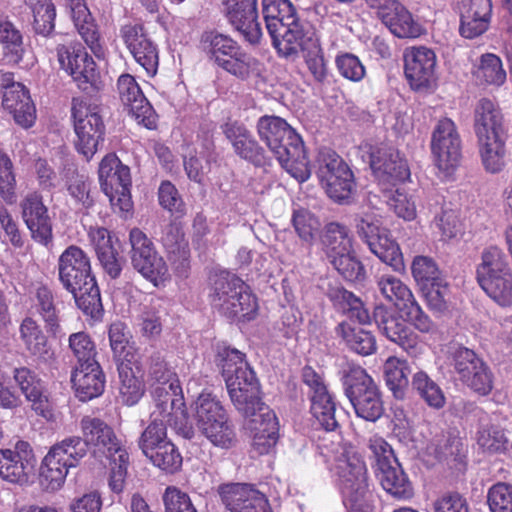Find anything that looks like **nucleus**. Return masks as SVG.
Instances as JSON below:
<instances>
[{
  "instance_id": "obj_1",
  "label": "nucleus",
  "mask_w": 512,
  "mask_h": 512,
  "mask_svg": "<svg viewBox=\"0 0 512 512\" xmlns=\"http://www.w3.org/2000/svg\"><path fill=\"white\" fill-rule=\"evenodd\" d=\"M217 362L236 409L249 420L252 447L260 455L269 453L278 441L276 414L259 398V386L245 355L226 345L218 346Z\"/></svg>"
},
{
  "instance_id": "obj_2",
  "label": "nucleus",
  "mask_w": 512,
  "mask_h": 512,
  "mask_svg": "<svg viewBox=\"0 0 512 512\" xmlns=\"http://www.w3.org/2000/svg\"><path fill=\"white\" fill-rule=\"evenodd\" d=\"M321 456L339 478L343 502L349 512H373V493L369 488L367 467L351 446L340 442L320 446Z\"/></svg>"
},
{
  "instance_id": "obj_3",
  "label": "nucleus",
  "mask_w": 512,
  "mask_h": 512,
  "mask_svg": "<svg viewBox=\"0 0 512 512\" xmlns=\"http://www.w3.org/2000/svg\"><path fill=\"white\" fill-rule=\"evenodd\" d=\"M211 305L229 319L251 320L258 305L250 287L236 275L221 272L212 280Z\"/></svg>"
},
{
  "instance_id": "obj_4",
  "label": "nucleus",
  "mask_w": 512,
  "mask_h": 512,
  "mask_svg": "<svg viewBox=\"0 0 512 512\" xmlns=\"http://www.w3.org/2000/svg\"><path fill=\"white\" fill-rule=\"evenodd\" d=\"M476 279L482 290L498 305H512V269L500 248L490 246L482 251Z\"/></svg>"
},
{
  "instance_id": "obj_5",
  "label": "nucleus",
  "mask_w": 512,
  "mask_h": 512,
  "mask_svg": "<svg viewBox=\"0 0 512 512\" xmlns=\"http://www.w3.org/2000/svg\"><path fill=\"white\" fill-rule=\"evenodd\" d=\"M266 29L277 52H295L297 40L306 24L297 17L290 0H262Z\"/></svg>"
},
{
  "instance_id": "obj_6",
  "label": "nucleus",
  "mask_w": 512,
  "mask_h": 512,
  "mask_svg": "<svg viewBox=\"0 0 512 512\" xmlns=\"http://www.w3.org/2000/svg\"><path fill=\"white\" fill-rule=\"evenodd\" d=\"M88 450L80 436L72 435L55 443L43 459L41 466V484L48 491L59 490L68 471L76 467L87 455Z\"/></svg>"
},
{
  "instance_id": "obj_7",
  "label": "nucleus",
  "mask_w": 512,
  "mask_h": 512,
  "mask_svg": "<svg viewBox=\"0 0 512 512\" xmlns=\"http://www.w3.org/2000/svg\"><path fill=\"white\" fill-rule=\"evenodd\" d=\"M194 418L198 430L214 446L228 449L234 445V426L216 396L201 393L194 402Z\"/></svg>"
},
{
  "instance_id": "obj_8",
  "label": "nucleus",
  "mask_w": 512,
  "mask_h": 512,
  "mask_svg": "<svg viewBox=\"0 0 512 512\" xmlns=\"http://www.w3.org/2000/svg\"><path fill=\"white\" fill-rule=\"evenodd\" d=\"M343 386L358 417L375 422L382 416L384 407L380 391L363 368L351 367L343 378Z\"/></svg>"
},
{
  "instance_id": "obj_9",
  "label": "nucleus",
  "mask_w": 512,
  "mask_h": 512,
  "mask_svg": "<svg viewBox=\"0 0 512 512\" xmlns=\"http://www.w3.org/2000/svg\"><path fill=\"white\" fill-rule=\"evenodd\" d=\"M359 237L370 251L395 271L403 269L402 253L389 231L383 226L382 216L374 211L363 212L356 223Z\"/></svg>"
},
{
  "instance_id": "obj_10",
  "label": "nucleus",
  "mask_w": 512,
  "mask_h": 512,
  "mask_svg": "<svg viewBox=\"0 0 512 512\" xmlns=\"http://www.w3.org/2000/svg\"><path fill=\"white\" fill-rule=\"evenodd\" d=\"M76 134L75 147L87 160L98 151L104 140L105 126L99 108L81 98H73L71 108Z\"/></svg>"
},
{
  "instance_id": "obj_11",
  "label": "nucleus",
  "mask_w": 512,
  "mask_h": 512,
  "mask_svg": "<svg viewBox=\"0 0 512 512\" xmlns=\"http://www.w3.org/2000/svg\"><path fill=\"white\" fill-rule=\"evenodd\" d=\"M377 286L381 295L417 330L422 333L433 330L432 320L422 310L412 291L403 281L392 274L384 273L378 276Z\"/></svg>"
},
{
  "instance_id": "obj_12",
  "label": "nucleus",
  "mask_w": 512,
  "mask_h": 512,
  "mask_svg": "<svg viewBox=\"0 0 512 512\" xmlns=\"http://www.w3.org/2000/svg\"><path fill=\"white\" fill-rule=\"evenodd\" d=\"M98 175L101 189L109 198L114 211L130 212L133 203L130 194L131 176L129 167L122 164L115 154H108L99 164Z\"/></svg>"
},
{
  "instance_id": "obj_13",
  "label": "nucleus",
  "mask_w": 512,
  "mask_h": 512,
  "mask_svg": "<svg viewBox=\"0 0 512 512\" xmlns=\"http://www.w3.org/2000/svg\"><path fill=\"white\" fill-rule=\"evenodd\" d=\"M431 151L441 177L451 176L461 160V139L451 119L443 118L438 121L432 133Z\"/></svg>"
},
{
  "instance_id": "obj_14",
  "label": "nucleus",
  "mask_w": 512,
  "mask_h": 512,
  "mask_svg": "<svg viewBox=\"0 0 512 512\" xmlns=\"http://www.w3.org/2000/svg\"><path fill=\"white\" fill-rule=\"evenodd\" d=\"M129 241L133 267L155 285L163 282L168 276V267L153 242L139 228L130 231Z\"/></svg>"
},
{
  "instance_id": "obj_15",
  "label": "nucleus",
  "mask_w": 512,
  "mask_h": 512,
  "mask_svg": "<svg viewBox=\"0 0 512 512\" xmlns=\"http://www.w3.org/2000/svg\"><path fill=\"white\" fill-rule=\"evenodd\" d=\"M320 176L328 196L336 202L349 200L355 191L354 175L349 166L335 152L320 153Z\"/></svg>"
},
{
  "instance_id": "obj_16",
  "label": "nucleus",
  "mask_w": 512,
  "mask_h": 512,
  "mask_svg": "<svg viewBox=\"0 0 512 512\" xmlns=\"http://www.w3.org/2000/svg\"><path fill=\"white\" fill-rule=\"evenodd\" d=\"M147 382L151 386L157 406H170L184 416L182 388L176 374L160 357H153L148 369Z\"/></svg>"
},
{
  "instance_id": "obj_17",
  "label": "nucleus",
  "mask_w": 512,
  "mask_h": 512,
  "mask_svg": "<svg viewBox=\"0 0 512 512\" xmlns=\"http://www.w3.org/2000/svg\"><path fill=\"white\" fill-rule=\"evenodd\" d=\"M437 57L426 46H413L404 51L405 77L414 91H428L436 86Z\"/></svg>"
},
{
  "instance_id": "obj_18",
  "label": "nucleus",
  "mask_w": 512,
  "mask_h": 512,
  "mask_svg": "<svg viewBox=\"0 0 512 512\" xmlns=\"http://www.w3.org/2000/svg\"><path fill=\"white\" fill-rule=\"evenodd\" d=\"M369 153L370 167L380 185L394 186L410 177L407 161L398 150L385 144L366 145Z\"/></svg>"
},
{
  "instance_id": "obj_19",
  "label": "nucleus",
  "mask_w": 512,
  "mask_h": 512,
  "mask_svg": "<svg viewBox=\"0 0 512 512\" xmlns=\"http://www.w3.org/2000/svg\"><path fill=\"white\" fill-rule=\"evenodd\" d=\"M260 139L266 143L277 160L287 159L290 153H297L301 137L282 118L277 116H262L257 123Z\"/></svg>"
},
{
  "instance_id": "obj_20",
  "label": "nucleus",
  "mask_w": 512,
  "mask_h": 512,
  "mask_svg": "<svg viewBox=\"0 0 512 512\" xmlns=\"http://www.w3.org/2000/svg\"><path fill=\"white\" fill-rule=\"evenodd\" d=\"M159 415L162 417L159 421L154 419L141 434L139 447L146 456L165 442L170 441L167 438L166 425H173L175 429L186 439H191L194 435L193 428L186 424V412L184 416L177 410V406L172 409L170 406H157Z\"/></svg>"
},
{
  "instance_id": "obj_21",
  "label": "nucleus",
  "mask_w": 512,
  "mask_h": 512,
  "mask_svg": "<svg viewBox=\"0 0 512 512\" xmlns=\"http://www.w3.org/2000/svg\"><path fill=\"white\" fill-rule=\"evenodd\" d=\"M80 430L87 450L90 448L96 458H110L120 451H127L114 429L98 417L84 416L80 420Z\"/></svg>"
},
{
  "instance_id": "obj_22",
  "label": "nucleus",
  "mask_w": 512,
  "mask_h": 512,
  "mask_svg": "<svg viewBox=\"0 0 512 512\" xmlns=\"http://www.w3.org/2000/svg\"><path fill=\"white\" fill-rule=\"evenodd\" d=\"M224 5L233 28L250 44H259L263 31L258 21L257 0H226Z\"/></svg>"
},
{
  "instance_id": "obj_23",
  "label": "nucleus",
  "mask_w": 512,
  "mask_h": 512,
  "mask_svg": "<svg viewBox=\"0 0 512 512\" xmlns=\"http://www.w3.org/2000/svg\"><path fill=\"white\" fill-rule=\"evenodd\" d=\"M117 89L120 100L135 120L148 129L155 128L157 114L136 79L130 74H122L118 78Z\"/></svg>"
},
{
  "instance_id": "obj_24",
  "label": "nucleus",
  "mask_w": 512,
  "mask_h": 512,
  "mask_svg": "<svg viewBox=\"0 0 512 512\" xmlns=\"http://www.w3.org/2000/svg\"><path fill=\"white\" fill-rule=\"evenodd\" d=\"M218 492L230 512H272L266 496L251 485L223 484Z\"/></svg>"
},
{
  "instance_id": "obj_25",
  "label": "nucleus",
  "mask_w": 512,
  "mask_h": 512,
  "mask_svg": "<svg viewBox=\"0 0 512 512\" xmlns=\"http://www.w3.org/2000/svg\"><path fill=\"white\" fill-rule=\"evenodd\" d=\"M121 36L135 61L148 76H154L159 64L158 50L147 36L143 26L126 25L121 29Z\"/></svg>"
},
{
  "instance_id": "obj_26",
  "label": "nucleus",
  "mask_w": 512,
  "mask_h": 512,
  "mask_svg": "<svg viewBox=\"0 0 512 512\" xmlns=\"http://www.w3.org/2000/svg\"><path fill=\"white\" fill-rule=\"evenodd\" d=\"M59 280L66 290H75L77 285L95 279L91 274L90 259L79 247H67L58 259Z\"/></svg>"
},
{
  "instance_id": "obj_27",
  "label": "nucleus",
  "mask_w": 512,
  "mask_h": 512,
  "mask_svg": "<svg viewBox=\"0 0 512 512\" xmlns=\"http://www.w3.org/2000/svg\"><path fill=\"white\" fill-rule=\"evenodd\" d=\"M302 52V57L306 67L313 79L318 83H323L329 76L328 60L325 58L321 41L315 34H309L306 27L302 29V35L297 40L295 52L285 54L277 52L279 56L284 58L296 57Z\"/></svg>"
},
{
  "instance_id": "obj_28",
  "label": "nucleus",
  "mask_w": 512,
  "mask_h": 512,
  "mask_svg": "<svg viewBox=\"0 0 512 512\" xmlns=\"http://www.w3.org/2000/svg\"><path fill=\"white\" fill-rule=\"evenodd\" d=\"M13 378L32 409L48 421H54L55 415L46 394L43 381L38 375L27 367H18L13 370Z\"/></svg>"
},
{
  "instance_id": "obj_29",
  "label": "nucleus",
  "mask_w": 512,
  "mask_h": 512,
  "mask_svg": "<svg viewBox=\"0 0 512 512\" xmlns=\"http://www.w3.org/2000/svg\"><path fill=\"white\" fill-rule=\"evenodd\" d=\"M473 128L477 141L504 138V117L498 104L488 98L478 100L473 111Z\"/></svg>"
},
{
  "instance_id": "obj_30",
  "label": "nucleus",
  "mask_w": 512,
  "mask_h": 512,
  "mask_svg": "<svg viewBox=\"0 0 512 512\" xmlns=\"http://www.w3.org/2000/svg\"><path fill=\"white\" fill-rule=\"evenodd\" d=\"M457 5L463 37L472 39L488 29L492 14L491 0H458Z\"/></svg>"
},
{
  "instance_id": "obj_31",
  "label": "nucleus",
  "mask_w": 512,
  "mask_h": 512,
  "mask_svg": "<svg viewBox=\"0 0 512 512\" xmlns=\"http://www.w3.org/2000/svg\"><path fill=\"white\" fill-rule=\"evenodd\" d=\"M222 131L231 143L237 156L255 166L265 165L266 157L264 149L243 124L227 122L222 126Z\"/></svg>"
},
{
  "instance_id": "obj_32",
  "label": "nucleus",
  "mask_w": 512,
  "mask_h": 512,
  "mask_svg": "<svg viewBox=\"0 0 512 512\" xmlns=\"http://www.w3.org/2000/svg\"><path fill=\"white\" fill-rule=\"evenodd\" d=\"M214 126L209 123L201 126L197 136L195 155L185 159L184 167L189 179L200 183L210 170V163L215 161Z\"/></svg>"
},
{
  "instance_id": "obj_33",
  "label": "nucleus",
  "mask_w": 512,
  "mask_h": 512,
  "mask_svg": "<svg viewBox=\"0 0 512 512\" xmlns=\"http://www.w3.org/2000/svg\"><path fill=\"white\" fill-rule=\"evenodd\" d=\"M23 220L31 232L32 238L47 245L52 239V227L47 208L42 197L33 192L26 195L21 203Z\"/></svg>"
},
{
  "instance_id": "obj_34",
  "label": "nucleus",
  "mask_w": 512,
  "mask_h": 512,
  "mask_svg": "<svg viewBox=\"0 0 512 512\" xmlns=\"http://www.w3.org/2000/svg\"><path fill=\"white\" fill-rule=\"evenodd\" d=\"M2 105L24 129L31 128L36 121V108L28 90L21 83L5 87Z\"/></svg>"
},
{
  "instance_id": "obj_35",
  "label": "nucleus",
  "mask_w": 512,
  "mask_h": 512,
  "mask_svg": "<svg viewBox=\"0 0 512 512\" xmlns=\"http://www.w3.org/2000/svg\"><path fill=\"white\" fill-rule=\"evenodd\" d=\"M161 241L174 271L180 277H186L190 269V249L182 227L176 223L168 225Z\"/></svg>"
},
{
  "instance_id": "obj_36",
  "label": "nucleus",
  "mask_w": 512,
  "mask_h": 512,
  "mask_svg": "<svg viewBox=\"0 0 512 512\" xmlns=\"http://www.w3.org/2000/svg\"><path fill=\"white\" fill-rule=\"evenodd\" d=\"M20 346L31 356L48 361L53 356L48 338L42 327L32 317H25L18 328Z\"/></svg>"
},
{
  "instance_id": "obj_37",
  "label": "nucleus",
  "mask_w": 512,
  "mask_h": 512,
  "mask_svg": "<svg viewBox=\"0 0 512 512\" xmlns=\"http://www.w3.org/2000/svg\"><path fill=\"white\" fill-rule=\"evenodd\" d=\"M88 236L104 271L112 279L118 278L122 271V260L112 244L109 231L103 227H91Z\"/></svg>"
},
{
  "instance_id": "obj_38",
  "label": "nucleus",
  "mask_w": 512,
  "mask_h": 512,
  "mask_svg": "<svg viewBox=\"0 0 512 512\" xmlns=\"http://www.w3.org/2000/svg\"><path fill=\"white\" fill-rule=\"evenodd\" d=\"M71 381L81 401L100 396L105 387V376L98 362L76 366Z\"/></svg>"
},
{
  "instance_id": "obj_39",
  "label": "nucleus",
  "mask_w": 512,
  "mask_h": 512,
  "mask_svg": "<svg viewBox=\"0 0 512 512\" xmlns=\"http://www.w3.org/2000/svg\"><path fill=\"white\" fill-rule=\"evenodd\" d=\"M377 477L383 489L397 500H408L414 491L411 482L403 471L398 460L384 463L377 468Z\"/></svg>"
},
{
  "instance_id": "obj_40",
  "label": "nucleus",
  "mask_w": 512,
  "mask_h": 512,
  "mask_svg": "<svg viewBox=\"0 0 512 512\" xmlns=\"http://www.w3.org/2000/svg\"><path fill=\"white\" fill-rule=\"evenodd\" d=\"M200 45L208 59L220 68L240 46L230 36L217 31L204 32L201 36Z\"/></svg>"
},
{
  "instance_id": "obj_41",
  "label": "nucleus",
  "mask_w": 512,
  "mask_h": 512,
  "mask_svg": "<svg viewBox=\"0 0 512 512\" xmlns=\"http://www.w3.org/2000/svg\"><path fill=\"white\" fill-rule=\"evenodd\" d=\"M221 69L240 80L250 81L262 77L264 65L239 46Z\"/></svg>"
},
{
  "instance_id": "obj_42",
  "label": "nucleus",
  "mask_w": 512,
  "mask_h": 512,
  "mask_svg": "<svg viewBox=\"0 0 512 512\" xmlns=\"http://www.w3.org/2000/svg\"><path fill=\"white\" fill-rule=\"evenodd\" d=\"M321 246L328 260L342 253L352 252V239L347 227L337 222L325 225Z\"/></svg>"
},
{
  "instance_id": "obj_43",
  "label": "nucleus",
  "mask_w": 512,
  "mask_h": 512,
  "mask_svg": "<svg viewBox=\"0 0 512 512\" xmlns=\"http://www.w3.org/2000/svg\"><path fill=\"white\" fill-rule=\"evenodd\" d=\"M391 33L399 38H416L423 33L422 26L413 19L412 14L399 3L382 21Z\"/></svg>"
},
{
  "instance_id": "obj_44",
  "label": "nucleus",
  "mask_w": 512,
  "mask_h": 512,
  "mask_svg": "<svg viewBox=\"0 0 512 512\" xmlns=\"http://www.w3.org/2000/svg\"><path fill=\"white\" fill-rule=\"evenodd\" d=\"M336 333L352 351L359 355H371L377 349L375 337L363 328L342 322L337 326Z\"/></svg>"
},
{
  "instance_id": "obj_45",
  "label": "nucleus",
  "mask_w": 512,
  "mask_h": 512,
  "mask_svg": "<svg viewBox=\"0 0 512 512\" xmlns=\"http://www.w3.org/2000/svg\"><path fill=\"white\" fill-rule=\"evenodd\" d=\"M75 288L68 291L73 295L78 308L94 319L100 318L103 308L96 280L88 279V282L77 285Z\"/></svg>"
},
{
  "instance_id": "obj_46",
  "label": "nucleus",
  "mask_w": 512,
  "mask_h": 512,
  "mask_svg": "<svg viewBox=\"0 0 512 512\" xmlns=\"http://www.w3.org/2000/svg\"><path fill=\"white\" fill-rule=\"evenodd\" d=\"M383 372L386 385L393 392V395L399 399L403 398L405 390L409 386L408 373L410 369L408 362L391 356L385 361Z\"/></svg>"
},
{
  "instance_id": "obj_47",
  "label": "nucleus",
  "mask_w": 512,
  "mask_h": 512,
  "mask_svg": "<svg viewBox=\"0 0 512 512\" xmlns=\"http://www.w3.org/2000/svg\"><path fill=\"white\" fill-rule=\"evenodd\" d=\"M481 163L489 173L501 172L506 164L505 137L477 141Z\"/></svg>"
},
{
  "instance_id": "obj_48",
  "label": "nucleus",
  "mask_w": 512,
  "mask_h": 512,
  "mask_svg": "<svg viewBox=\"0 0 512 512\" xmlns=\"http://www.w3.org/2000/svg\"><path fill=\"white\" fill-rule=\"evenodd\" d=\"M411 386L430 407L440 409L445 405L442 389L425 371L412 375Z\"/></svg>"
},
{
  "instance_id": "obj_49",
  "label": "nucleus",
  "mask_w": 512,
  "mask_h": 512,
  "mask_svg": "<svg viewBox=\"0 0 512 512\" xmlns=\"http://www.w3.org/2000/svg\"><path fill=\"white\" fill-rule=\"evenodd\" d=\"M310 411L319 425L326 431H335L339 427L336 416V404L330 393L311 398Z\"/></svg>"
},
{
  "instance_id": "obj_50",
  "label": "nucleus",
  "mask_w": 512,
  "mask_h": 512,
  "mask_svg": "<svg viewBox=\"0 0 512 512\" xmlns=\"http://www.w3.org/2000/svg\"><path fill=\"white\" fill-rule=\"evenodd\" d=\"M475 76L487 85L501 86L506 81V72L501 59L492 53L481 56Z\"/></svg>"
},
{
  "instance_id": "obj_51",
  "label": "nucleus",
  "mask_w": 512,
  "mask_h": 512,
  "mask_svg": "<svg viewBox=\"0 0 512 512\" xmlns=\"http://www.w3.org/2000/svg\"><path fill=\"white\" fill-rule=\"evenodd\" d=\"M119 397L123 404L127 406L135 405L144 394L142 381L135 376L133 370L126 365L119 368Z\"/></svg>"
},
{
  "instance_id": "obj_52",
  "label": "nucleus",
  "mask_w": 512,
  "mask_h": 512,
  "mask_svg": "<svg viewBox=\"0 0 512 512\" xmlns=\"http://www.w3.org/2000/svg\"><path fill=\"white\" fill-rule=\"evenodd\" d=\"M30 465L21 460L12 450H0V477L11 483H21L26 480Z\"/></svg>"
},
{
  "instance_id": "obj_53",
  "label": "nucleus",
  "mask_w": 512,
  "mask_h": 512,
  "mask_svg": "<svg viewBox=\"0 0 512 512\" xmlns=\"http://www.w3.org/2000/svg\"><path fill=\"white\" fill-rule=\"evenodd\" d=\"M146 457L150 459L154 466L167 473H174L182 466V456L171 441L165 442Z\"/></svg>"
},
{
  "instance_id": "obj_54",
  "label": "nucleus",
  "mask_w": 512,
  "mask_h": 512,
  "mask_svg": "<svg viewBox=\"0 0 512 512\" xmlns=\"http://www.w3.org/2000/svg\"><path fill=\"white\" fill-rule=\"evenodd\" d=\"M69 350L77 360L76 366L97 363L95 360L96 346L90 335L86 332H76L69 336Z\"/></svg>"
},
{
  "instance_id": "obj_55",
  "label": "nucleus",
  "mask_w": 512,
  "mask_h": 512,
  "mask_svg": "<svg viewBox=\"0 0 512 512\" xmlns=\"http://www.w3.org/2000/svg\"><path fill=\"white\" fill-rule=\"evenodd\" d=\"M35 307L47 328L56 332L59 328L57 309L54 304V297L46 286H39L35 291Z\"/></svg>"
},
{
  "instance_id": "obj_56",
  "label": "nucleus",
  "mask_w": 512,
  "mask_h": 512,
  "mask_svg": "<svg viewBox=\"0 0 512 512\" xmlns=\"http://www.w3.org/2000/svg\"><path fill=\"white\" fill-rule=\"evenodd\" d=\"M72 19L76 29L85 43L96 53L99 49V35L91 15L85 5H78Z\"/></svg>"
},
{
  "instance_id": "obj_57",
  "label": "nucleus",
  "mask_w": 512,
  "mask_h": 512,
  "mask_svg": "<svg viewBox=\"0 0 512 512\" xmlns=\"http://www.w3.org/2000/svg\"><path fill=\"white\" fill-rule=\"evenodd\" d=\"M335 298L339 300L343 311L351 320H355L359 324H368L371 322V316L364 307L363 302L352 292L345 289H338L335 291Z\"/></svg>"
},
{
  "instance_id": "obj_58",
  "label": "nucleus",
  "mask_w": 512,
  "mask_h": 512,
  "mask_svg": "<svg viewBox=\"0 0 512 512\" xmlns=\"http://www.w3.org/2000/svg\"><path fill=\"white\" fill-rule=\"evenodd\" d=\"M291 221L295 232L305 242L313 241L321 227L319 219L304 208L294 210Z\"/></svg>"
},
{
  "instance_id": "obj_59",
  "label": "nucleus",
  "mask_w": 512,
  "mask_h": 512,
  "mask_svg": "<svg viewBox=\"0 0 512 512\" xmlns=\"http://www.w3.org/2000/svg\"><path fill=\"white\" fill-rule=\"evenodd\" d=\"M110 464L108 485L113 493L120 494L124 491L129 466L128 451H120L116 456L107 458Z\"/></svg>"
},
{
  "instance_id": "obj_60",
  "label": "nucleus",
  "mask_w": 512,
  "mask_h": 512,
  "mask_svg": "<svg viewBox=\"0 0 512 512\" xmlns=\"http://www.w3.org/2000/svg\"><path fill=\"white\" fill-rule=\"evenodd\" d=\"M338 73L351 82H360L366 75V70L360 59L349 52H341L335 57Z\"/></svg>"
},
{
  "instance_id": "obj_61",
  "label": "nucleus",
  "mask_w": 512,
  "mask_h": 512,
  "mask_svg": "<svg viewBox=\"0 0 512 512\" xmlns=\"http://www.w3.org/2000/svg\"><path fill=\"white\" fill-rule=\"evenodd\" d=\"M490 512H512V485L506 482L493 484L487 492Z\"/></svg>"
},
{
  "instance_id": "obj_62",
  "label": "nucleus",
  "mask_w": 512,
  "mask_h": 512,
  "mask_svg": "<svg viewBox=\"0 0 512 512\" xmlns=\"http://www.w3.org/2000/svg\"><path fill=\"white\" fill-rule=\"evenodd\" d=\"M453 359V366L462 381L467 379L478 366H481L484 362L477 357L474 351L462 347L455 346L451 352Z\"/></svg>"
},
{
  "instance_id": "obj_63",
  "label": "nucleus",
  "mask_w": 512,
  "mask_h": 512,
  "mask_svg": "<svg viewBox=\"0 0 512 512\" xmlns=\"http://www.w3.org/2000/svg\"><path fill=\"white\" fill-rule=\"evenodd\" d=\"M33 27L37 34L43 36L49 35L55 27L54 21L56 11L54 5L47 0H39L34 4L33 8Z\"/></svg>"
},
{
  "instance_id": "obj_64",
  "label": "nucleus",
  "mask_w": 512,
  "mask_h": 512,
  "mask_svg": "<svg viewBox=\"0 0 512 512\" xmlns=\"http://www.w3.org/2000/svg\"><path fill=\"white\" fill-rule=\"evenodd\" d=\"M411 270L414 280L421 288L443 278L434 260L426 256L415 257Z\"/></svg>"
}]
</instances>
